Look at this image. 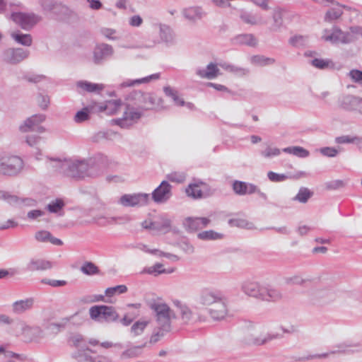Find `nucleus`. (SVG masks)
Instances as JSON below:
<instances>
[{"label":"nucleus","instance_id":"f257e3e1","mask_svg":"<svg viewBox=\"0 0 362 362\" xmlns=\"http://www.w3.org/2000/svg\"><path fill=\"white\" fill-rule=\"evenodd\" d=\"M198 303L205 310L210 306H213L214 303H219L217 306L218 307V310H211L216 313V315H220L223 313L224 311V297L219 293H216L212 291L206 290L203 291L198 300Z\"/></svg>","mask_w":362,"mask_h":362},{"label":"nucleus","instance_id":"f03ea898","mask_svg":"<svg viewBox=\"0 0 362 362\" xmlns=\"http://www.w3.org/2000/svg\"><path fill=\"white\" fill-rule=\"evenodd\" d=\"M23 168V160L18 156H4L0 158V174L11 175Z\"/></svg>","mask_w":362,"mask_h":362},{"label":"nucleus","instance_id":"7ed1b4c3","mask_svg":"<svg viewBox=\"0 0 362 362\" xmlns=\"http://www.w3.org/2000/svg\"><path fill=\"white\" fill-rule=\"evenodd\" d=\"M89 313L91 319L96 320L102 317L105 320H115L117 315L112 307L107 305H95L90 308Z\"/></svg>","mask_w":362,"mask_h":362},{"label":"nucleus","instance_id":"20e7f679","mask_svg":"<svg viewBox=\"0 0 362 362\" xmlns=\"http://www.w3.org/2000/svg\"><path fill=\"white\" fill-rule=\"evenodd\" d=\"M122 106L120 100H109L103 104L94 103L90 106V109L98 112H105L108 115L117 114Z\"/></svg>","mask_w":362,"mask_h":362},{"label":"nucleus","instance_id":"39448f33","mask_svg":"<svg viewBox=\"0 0 362 362\" xmlns=\"http://www.w3.org/2000/svg\"><path fill=\"white\" fill-rule=\"evenodd\" d=\"M148 199L147 194H124L121 197L119 203L124 206H142L147 204Z\"/></svg>","mask_w":362,"mask_h":362},{"label":"nucleus","instance_id":"423d86ee","mask_svg":"<svg viewBox=\"0 0 362 362\" xmlns=\"http://www.w3.org/2000/svg\"><path fill=\"white\" fill-rule=\"evenodd\" d=\"M11 18L23 29L33 27L39 21L38 17L34 14L23 13H14L11 15Z\"/></svg>","mask_w":362,"mask_h":362},{"label":"nucleus","instance_id":"0eeeda50","mask_svg":"<svg viewBox=\"0 0 362 362\" xmlns=\"http://www.w3.org/2000/svg\"><path fill=\"white\" fill-rule=\"evenodd\" d=\"M142 226L144 228L165 233L169 231L170 222L168 218H160L154 221L146 220L143 222Z\"/></svg>","mask_w":362,"mask_h":362},{"label":"nucleus","instance_id":"6e6552de","mask_svg":"<svg viewBox=\"0 0 362 362\" xmlns=\"http://www.w3.org/2000/svg\"><path fill=\"white\" fill-rule=\"evenodd\" d=\"M171 196V186L163 181L160 185L153 192L152 197L156 202H164Z\"/></svg>","mask_w":362,"mask_h":362},{"label":"nucleus","instance_id":"1a4fd4ad","mask_svg":"<svg viewBox=\"0 0 362 362\" xmlns=\"http://www.w3.org/2000/svg\"><path fill=\"white\" fill-rule=\"evenodd\" d=\"M70 175L75 178H84L92 175V168H89L87 163L81 161L73 163L69 168Z\"/></svg>","mask_w":362,"mask_h":362},{"label":"nucleus","instance_id":"9d476101","mask_svg":"<svg viewBox=\"0 0 362 362\" xmlns=\"http://www.w3.org/2000/svg\"><path fill=\"white\" fill-rule=\"evenodd\" d=\"M152 308L156 313L158 321L160 325L168 326L171 313L170 308L164 303H156L152 305Z\"/></svg>","mask_w":362,"mask_h":362},{"label":"nucleus","instance_id":"9b49d317","mask_svg":"<svg viewBox=\"0 0 362 362\" xmlns=\"http://www.w3.org/2000/svg\"><path fill=\"white\" fill-rule=\"evenodd\" d=\"M322 37L324 40L331 42L332 43H347L349 42V35L343 33L338 28H334L330 33L328 30H325Z\"/></svg>","mask_w":362,"mask_h":362},{"label":"nucleus","instance_id":"f8f14e48","mask_svg":"<svg viewBox=\"0 0 362 362\" xmlns=\"http://www.w3.org/2000/svg\"><path fill=\"white\" fill-rule=\"evenodd\" d=\"M208 190V186L202 182H194L189 185L186 189L187 196L194 199L201 198L203 194Z\"/></svg>","mask_w":362,"mask_h":362},{"label":"nucleus","instance_id":"ddd939ff","mask_svg":"<svg viewBox=\"0 0 362 362\" xmlns=\"http://www.w3.org/2000/svg\"><path fill=\"white\" fill-rule=\"evenodd\" d=\"M210 222L207 218H187L185 220V226L192 231H195L206 227Z\"/></svg>","mask_w":362,"mask_h":362},{"label":"nucleus","instance_id":"4468645a","mask_svg":"<svg viewBox=\"0 0 362 362\" xmlns=\"http://www.w3.org/2000/svg\"><path fill=\"white\" fill-rule=\"evenodd\" d=\"M93 354L90 349H86L75 356L78 362H108V359L104 356L93 357Z\"/></svg>","mask_w":362,"mask_h":362},{"label":"nucleus","instance_id":"2eb2a0df","mask_svg":"<svg viewBox=\"0 0 362 362\" xmlns=\"http://www.w3.org/2000/svg\"><path fill=\"white\" fill-rule=\"evenodd\" d=\"M343 108L362 114V98L353 96L346 98L343 103Z\"/></svg>","mask_w":362,"mask_h":362},{"label":"nucleus","instance_id":"dca6fc26","mask_svg":"<svg viewBox=\"0 0 362 362\" xmlns=\"http://www.w3.org/2000/svg\"><path fill=\"white\" fill-rule=\"evenodd\" d=\"M233 189L239 195L252 194L257 191L256 186L241 181H235L233 185Z\"/></svg>","mask_w":362,"mask_h":362},{"label":"nucleus","instance_id":"f3484780","mask_svg":"<svg viewBox=\"0 0 362 362\" xmlns=\"http://www.w3.org/2000/svg\"><path fill=\"white\" fill-rule=\"evenodd\" d=\"M21 335L25 341H32L40 337L42 330L38 327H30L24 325L22 327Z\"/></svg>","mask_w":362,"mask_h":362},{"label":"nucleus","instance_id":"a211bd4d","mask_svg":"<svg viewBox=\"0 0 362 362\" xmlns=\"http://www.w3.org/2000/svg\"><path fill=\"white\" fill-rule=\"evenodd\" d=\"M140 117L141 113L139 111L136 110L134 107L127 105L126 106L122 119L114 120V122L117 124L121 125L123 121L134 122L139 119Z\"/></svg>","mask_w":362,"mask_h":362},{"label":"nucleus","instance_id":"6ab92c4d","mask_svg":"<svg viewBox=\"0 0 362 362\" xmlns=\"http://www.w3.org/2000/svg\"><path fill=\"white\" fill-rule=\"evenodd\" d=\"M52 267L51 262L42 259H32L28 264V269L30 271H44Z\"/></svg>","mask_w":362,"mask_h":362},{"label":"nucleus","instance_id":"aec40b11","mask_svg":"<svg viewBox=\"0 0 362 362\" xmlns=\"http://www.w3.org/2000/svg\"><path fill=\"white\" fill-rule=\"evenodd\" d=\"M201 78L212 79L219 75V69L216 64L210 63L207 65L206 71L198 70L197 72Z\"/></svg>","mask_w":362,"mask_h":362},{"label":"nucleus","instance_id":"412c9836","mask_svg":"<svg viewBox=\"0 0 362 362\" xmlns=\"http://www.w3.org/2000/svg\"><path fill=\"white\" fill-rule=\"evenodd\" d=\"M77 86L82 90L89 93H100L105 88L102 83H93L88 81H78Z\"/></svg>","mask_w":362,"mask_h":362},{"label":"nucleus","instance_id":"4be33fe9","mask_svg":"<svg viewBox=\"0 0 362 362\" xmlns=\"http://www.w3.org/2000/svg\"><path fill=\"white\" fill-rule=\"evenodd\" d=\"M45 119L42 115H34L28 119L24 124L21 126L20 129L22 132H28L34 129L35 127Z\"/></svg>","mask_w":362,"mask_h":362},{"label":"nucleus","instance_id":"5701e85b","mask_svg":"<svg viewBox=\"0 0 362 362\" xmlns=\"http://www.w3.org/2000/svg\"><path fill=\"white\" fill-rule=\"evenodd\" d=\"M112 54V48L111 46L107 45H103L98 47L94 52L95 62H99L104 57L110 55Z\"/></svg>","mask_w":362,"mask_h":362},{"label":"nucleus","instance_id":"b1692460","mask_svg":"<svg viewBox=\"0 0 362 362\" xmlns=\"http://www.w3.org/2000/svg\"><path fill=\"white\" fill-rule=\"evenodd\" d=\"M33 300L31 298L16 301L13 305V310L16 313H21L32 308Z\"/></svg>","mask_w":362,"mask_h":362},{"label":"nucleus","instance_id":"393cba45","mask_svg":"<svg viewBox=\"0 0 362 362\" xmlns=\"http://www.w3.org/2000/svg\"><path fill=\"white\" fill-rule=\"evenodd\" d=\"M8 62L12 64L18 63L27 57L28 53L22 49H13L9 52Z\"/></svg>","mask_w":362,"mask_h":362},{"label":"nucleus","instance_id":"a878e982","mask_svg":"<svg viewBox=\"0 0 362 362\" xmlns=\"http://www.w3.org/2000/svg\"><path fill=\"white\" fill-rule=\"evenodd\" d=\"M175 271L174 269H165L163 268V265L160 263L155 264L154 265L145 269L144 272L148 273L149 274H153L155 276L163 274V273H172Z\"/></svg>","mask_w":362,"mask_h":362},{"label":"nucleus","instance_id":"bb28decb","mask_svg":"<svg viewBox=\"0 0 362 362\" xmlns=\"http://www.w3.org/2000/svg\"><path fill=\"white\" fill-rule=\"evenodd\" d=\"M311 64L315 68L320 69H333L334 66L332 61L328 59L316 58L312 60Z\"/></svg>","mask_w":362,"mask_h":362},{"label":"nucleus","instance_id":"cd10ccee","mask_svg":"<svg viewBox=\"0 0 362 362\" xmlns=\"http://www.w3.org/2000/svg\"><path fill=\"white\" fill-rule=\"evenodd\" d=\"M279 296L280 295L276 291L265 288H261V293H259V298L267 301L276 300Z\"/></svg>","mask_w":362,"mask_h":362},{"label":"nucleus","instance_id":"c85d7f7f","mask_svg":"<svg viewBox=\"0 0 362 362\" xmlns=\"http://www.w3.org/2000/svg\"><path fill=\"white\" fill-rule=\"evenodd\" d=\"M245 292L251 296L259 297V293H261V288H259V285L255 282H248L245 284L243 286Z\"/></svg>","mask_w":362,"mask_h":362},{"label":"nucleus","instance_id":"c756f323","mask_svg":"<svg viewBox=\"0 0 362 362\" xmlns=\"http://www.w3.org/2000/svg\"><path fill=\"white\" fill-rule=\"evenodd\" d=\"M163 91L167 96L172 98L177 105L183 106L185 105L184 100L180 98L177 92L170 86L164 87Z\"/></svg>","mask_w":362,"mask_h":362},{"label":"nucleus","instance_id":"7c9ffc66","mask_svg":"<svg viewBox=\"0 0 362 362\" xmlns=\"http://www.w3.org/2000/svg\"><path fill=\"white\" fill-rule=\"evenodd\" d=\"M11 36L17 42L23 45L30 46L32 43V37L30 35L13 33Z\"/></svg>","mask_w":362,"mask_h":362},{"label":"nucleus","instance_id":"2f4dec72","mask_svg":"<svg viewBox=\"0 0 362 362\" xmlns=\"http://www.w3.org/2000/svg\"><path fill=\"white\" fill-rule=\"evenodd\" d=\"M283 151L302 158L307 157L309 155L307 150L300 146L285 148Z\"/></svg>","mask_w":362,"mask_h":362},{"label":"nucleus","instance_id":"473e14b6","mask_svg":"<svg viewBox=\"0 0 362 362\" xmlns=\"http://www.w3.org/2000/svg\"><path fill=\"white\" fill-rule=\"evenodd\" d=\"M127 291V287L125 285H119L114 287L107 288L105 290V295L112 297L115 295L124 293Z\"/></svg>","mask_w":362,"mask_h":362},{"label":"nucleus","instance_id":"72a5a7b5","mask_svg":"<svg viewBox=\"0 0 362 362\" xmlns=\"http://www.w3.org/2000/svg\"><path fill=\"white\" fill-rule=\"evenodd\" d=\"M219 303H214V305L213 306H210L209 308H208L206 309L208 313L210 315V316L214 319V320H221V319H223L226 315H227V307H226V300H224V311H223V313L222 315H216V313L214 314V312L211 310V308L213 310H218V307L217 306V305H218Z\"/></svg>","mask_w":362,"mask_h":362},{"label":"nucleus","instance_id":"f704fd0d","mask_svg":"<svg viewBox=\"0 0 362 362\" xmlns=\"http://www.w3.org/2000/svg\"><path fill=\"white\" fill-rule=\"evenodd\" d=\"M312 195L313 192H311L308 189L303 188L300 189L296 197V199L300 202L305 203Z\"/></svg>","mask_w":362,"mask_h":362},{"label":"nucleus","instance_id":"c9c22d12","mask_svg":"<svg viewBox=\"0 0 362 362\" xmlns=\"http://www.w3.org/2000/svg\"><path fill=\"white\" fill-rule=\"evenodd\" d=\"M281 151L274 146H267L266 148L262 152V155L265 158H272L277 156L280 154Z\"/></svg>","mask_w":362,"mask_h":362},{"label":"nucleus","instance_id":"e433bc0d","mask_svg":"<svg viewBox=\"0 0 362 362\" xmlns=\"http://www.w3.org/2000/svg\"><path fill=\"white\" fill-rule=\"evenodd\" d=\"M83 273L88 275H93L98 273V267L91 262H87L84 264L81 267Z\"/></svg>","mask_w":362,"mask_h":362},{"label":"nucleus","instance_id":"4c0bfd02","mask_svg":"<svg viewBox=\"0 0 362 362\" xmlns=\"http://www.w3.org/2000/svg\"><path fill=\"white\" fill-rule=\"evenodd\" d=\"M147 325V321H138L132 327V332L134 335H139L143 332Z\"/></svg>","mask_w":362,"mask_h":362},{"label":"nucleus","instance_id":"58836bf2","mask_svg":"<svg viewBox=\"0 0 362 362\" xmlns=\"http://www.w3.org/2000/svg\"><path fill=\"white\" fill-rule=\"evenodd\" d=\"M41 283L52 287H62L67 284V282L65 280H54L47 278L42 279L41 280Z\"/></svg>","mask_w":362,"mask_h":362},{"label":"nucleus","instance_id":"ea45409f","mask_svg":"<svg viewBox=\"0 0 362 362\" xmlns=\"http://www.w3.org/2000/svg\"><path fill=\"white\" fill-rule=\"evenodd\" d=\"M148 102L151 103L149 108H158L163 106V100L156 95H150L148 98Z\"/></svg>","mask_w":362,"mask_h":362},{"label":"nucleus","instance_id":"a19ab883","mask_svg":"<svg viewBox=\"0 0 362 362\" xmlns=\"http://www.w3.org/2000/svg\"><path fill=\"white\" fill-rule=\"evenodd\" d=\"M198 237L203 240H215L221 238V235L212 230L204 231L198 234Z\"/></svg>","mask_w":362,"mask_h":362},{"label":"nucleus","instance_id":"79ce46f5","mask_svg":"<svg viewBox=\"0 0 362 362\" xmlns=\"http://www.w3.org/2000/svg\"><path fill=\"white\" fill-rule=\"evenodd\" d=\"M64 206L63 201L57 199L56 201L50 203L48 206V210L50 212H57Z\"/></svg>","mask_w":362,"mask_h":362},{"label":"nucleus","instance_id":"37998d69","mask_svg":"<svg viewBox=\"0 0 362 362\" xmlns=\"http://www.w3.org/2000/svg\"><path fill=\"white\" fill-rule=\"evenodd\" d=\"M88 119V108H84L81 111H78L76 116L75 120L77 122H81Z\"/></svg>","mask_w":362,"mask_h":362},{"label":"nucleus","instance_id":"c03bdc74","mask_svg":"<svg viewBox=\"0 0 362 362\" xmlns=\"http://www.w3.org/2000/svg\"><path fill=\"white\" fill-rule=\"evenodd\" d=\"M349 76L354 82L362 81V71L358 69H352L349 72Z\"/></svg>","mask_w":362,"mask_h":362},{"label":"nucleus","instance_id":"a18cd8bd","mask_svg":"<svg viewBox=\"0 0 362 362\" xmlns=\"http://www.w3.org/2000/svg\"><path fill=\"white\" fill-rule=\"evenodd\" d=\"M356 141H360V139L358 137H349V136H342L336 139V141L338 144L354 143Z\"/></svg>","mask_w":362,"mask_h":362},{"label":"nucleus","instance_id":"49530a36","mask_svg":"<svg viewBox=\"0 0 362 362\" xmlns=\"http://www.w3.org/2000/svg\"><path fill=\"white\" fill-rule=\"evenodd\" d=\"M35 238L39 241H42V242L48 241L49 238H50V233L47 230L38 231L35 234Z\"/></svg>","mask_w":362,"mask_h":362},{"label":"nucleus","instance_id":"de8ad7c7","mask_svg":"<svg viewBox=\"0 0 362 362\" xmlns=\"http://www.w3.org/2000/svg\"><path fill=\"white\" fill-rule=\"evenodd\" d=\"M342 11L341 10L332 9L329 11L326 14V19L334 20L341 16Z\"/></svg>","mask_w":362,"mask_h":362},{"label":"nucleus","instance_id":"09e8293b","mask_svg":"<svg viewBox=\"0 0 362 362\" xmlns=\"http://www.w3.org/2000/svg\"><path fill=\"white\" fill-rule=\"evenodd\" d=\"M268 177L271 181L280 182L284 180L286 177L284 175L277 174L274 172H269Z\"/></svg>","mask_w":362,"mask_h":362},{"label":"nucleus","instance_id":"8fccbe9b","mask_svg":"<svg viewBox=\"0 0 362 362\" xmlns=\"http://www.w3.org/2000/svg\"><path fill=\"white\" fill-rule=\"evenodd\" d=\"M272 337H262V335L255 337L252 341H251L252 344L255 345H262L264 343H266L267 341L271 340Z\"/></svg>","mask_w":362,"mask_h":362},{"label":"nucleus","instance_id":"3c124183","mask_svg":"<svg viewBox=\"0 0 362 362\" xmlns=\"http://www.w3.org/2000/svg\"><path fill=\"white\" fill-rule=\"evenodd\" d=\"M230 224L233 226L245 228L248 223L244 219H233L230 221Z\"/></svg>","mask_w":362,"mask_h":362},{"label":"nucleus","instance_id":"603ef678","mask_svg":"<svg viewBox=\"0 0 362 362\" xmlns=\"http://www.w3.org/2000/svg\"><path fill=\"white\" fill-rule=\"evenodd\" d=\"M321 153L329 157L335 156L337 154V151L335 148H323L320 150Z\"/></svg>","mask_w":362,"mask_h":362},{"label":"nucleus","instance_id":"864d4df0","mask_svg":"<svg viewBox=\"0 0 362 362\" xmlns=\"http://www.w3.org/2000/svg\"><path fill=\"white\" fill-rule=\"evenodd\" d=\"M38 105L43 109H45L49 103V98L47 95H40L37 100Z\"/></svg>","mask_w":362,"mask_h":362},{"label":"nucleus","instance_id":"5fc2aeb1","mask_svg":"<svg viewBox=\"0 0 362 362\" xmlns=\"http://www.w3.org/2000/svg\"><path fill=\"white\" fill-rule=\"evenodd\" d=\"M102 33L107 38L114 40L115 39L116 31L110 28H105L102 30Z\"/></svg>","mask_w":362,"mask_h":362},{"label":"nucleus","instance_id":"6e6d98bb","mask_svg":"<svg viewBox=\"0 0 362 362\" xmlns=\"http://www.w3.org/2000/svg\"><path fill=\"white\" fill-rule=\"evenodd\" d=\"M44 214L43 211L40 210H33L28 213V217L30 219H35Z\"/></svg>","mask_w":362,"mask_h":362},{"label":"nucleus","instance_id":"4d7b16f0","mask_svg":"<svg viewBox=\"0 0 362 362\" xmlns=\"http://www.w3.org/2000/svg\"><path fill=\"white\" fill-rule=\"evenodd\" d=\"M0 199L7 200L9 202L16 201V197L8 194L7 192L0 191Z\"/></svg>","mask_w":362,"mask_h":362},{"label":"nucleus","instance_id":"13d9d810","mask_svg":"<svg viewBox=\"0 0 362 362\" xmlns=\"http://www.w3.org/2000/svg\"><path fill=\"white\" fill-rule=\"evenodd\" d=\"M181 313H182V317L184 320H188L191 318L192 312L188 308H187V307L182 308Z\"/></svg>","mask_w":362,"mask_h":362},{"label":"nucleus","instance_id":"bf43d9fd","mask_svg":"<svg viewBox=\"0 0 362 362\" xmlns=\"http://www.w3.org/2000/svg\"><path fill=\"white\" fill-rule=\"evenodd\" d=\"M83 341V337L81 335H76L71 338L70 341L73 346L77 347Z\"/></svg>","mask_w":362,"mask_h":362},{"label":"nucleus","instance_id":"052dcab7","mask_svg":"<svg viewBox=\"0 0 362 362\" xmlns=\"http://www.w3.org/2000/svg\"><path fill=\"white\" fill-rule=\"evenodd\" d=\"M142 23V19L139 16H134L130 19V25L132 26H139Z\"/></svg>","mask_w":362,"mask_h":362},{"label":"nucleus","instance_id":"680f3d73","mask_svg":"<svg viewBox=\"0 0 362 362\" xmlns=\"http://www.w3.org/2000/svg\"><path fill=\"white\" fill-rule=\"evenodd\" d=\"M90 4V7L93 9L98 10L102 7V4L98 0H87Z\"/></svg>","mask_w":362,"mask_h":362},{"label":"nucleus","instance_id":"e2e57ef3","mask_svg":"<svg viewBox=\"0 0 362 362\" xmlns=\"http://www.w3.org/2000/svg\"><path fill=\"white\" fill-rule=\"evenodd\" d=\"M304 42V38L302 36H296L291 39V43L295 46L301 45Z\"/></svg>","mask_w":362,"mask_h":362},{"label":"nucleus","instance_id":"0e129e2a","mask_svg":"<svg viewBox=\"0 0 362 362\" xmlns=\"http://www.w3.org/2000/svg\"><path fill=\"white\" fill-rule=\"evenodd\" d=\"M208 86H211V87H213V88H214L215 89H216L218 90L228 91V88L226 86H224L223 85H221V84H216V83H209Z\"/></svg>","mask_w":362,"mask_h":362},{"label":"nucleus","instance_id":"69168bd1","mask_svg":"<svg viewBox=\"0 0 362 362\" xmlns=\"http://www.w3.org/2000/svg\"><path fill=\"white\" fill-rule=\"evenodd\" d=\"M159 76L158 74L151 75L149 77L143 78L141 79L136 80L135 82L137 83H141L149 81L150 78H158Z\"/></svg>","mask_w":362,"mask_h":362},{"label":"nucleus","instance_id":"338daca9","mask_svg":"<svg viewBox=\"0 0 362 362\" xmlns=\"http://www.w3.org/2000/svg\"><path fill=\"white\" fill-rule=\"evenodd\" d=\"M48 241L50 242L51 243H52L54 245H61L62 244V242L61 240H59L57 238L52 237L51 234H50V238H49Z\"/></svg>","mask_w":362,"mask_h":362},{"label":"nucleus","instance_id":"774afa93","mask_svg":"<svg viewBox=\"0 0 362 362\" xmlns=\"http://www.w3.org/2000/svg\"><path fill=\"white\" fill-rule=\"evenodd\" d=\"M175 174H170L168 175V178L171 180V181H175V182H182L184 180V176L182 175H180L178 178H175L174 177Z\"/></svg>","mask_w":362,"mask_h":362}]
</instances>
